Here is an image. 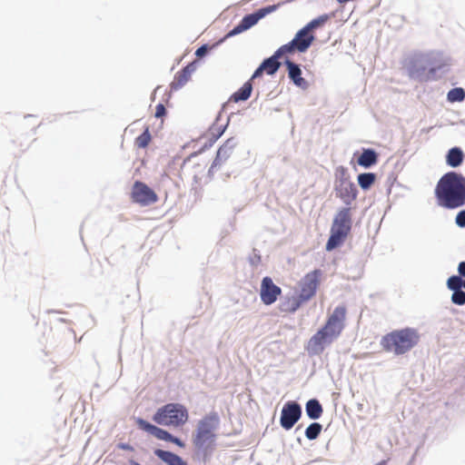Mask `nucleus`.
Segmentation results:
<instances>
[{
  "instance_id": "412c9836",
  "label": "nucleus",
  "mask_w": 465,
  "mask_h": 465,
  "mask_svg": "<svg viewBox=\"0 0 465 465\" xmlns=\"http://www.w3.org/2000/svg\"><path fill=\"white\" fill-rule=\"evenodd\" d=\"M154 454L167 465H187L180 456L171 451L157 449Z\"/></svg>"
},
{
  "instance_id": "7c9ffc66",
  "label": "nucleus",
  "mask_w": 465,
  "mask_h": 465,
  "mask_svg": "<svg viewBox=\"0 0 465 465\" xmlns=\"http://www.w3.org/2000/svg\"><path fill=\"white\" fill-rule=\"evenodd\" d=\"M447 286L453 292L460 290L461 287L465 288V279L462 280L460 276L453 275L448 279Z\"/></svg>"
},
{
  "instance_id": "393cba45",
  "label": "nucleus",
  "mask_w": 465,
  "mask_h": 465,
  "mask_svg": "<svg viewBox=\"0 0 465 465\" xmlns=\"http://www.w3.org/2000/svg\"><path fill=\"white\" fill-rule=\"evenodd\" d=\"M464 154L460 148L453 147L447 154V163L451 167H457L461 164Z\"/></svg>"
},
{
  "instance_id": "9b49d317",
  "label": "nucleus",
  "mask_w": 465,
  "mask_h": 465,
  "mask_svg": "<svg viewBox=\"0 0 465 465\" xmlns=\"http://www.w3.org/2000/svg\"><path fill=\"white\" fill-rule=\"evenodd\" d=\"M131 198L134 203L142 206H147L158 201L155 192L140 181L134 182L131 192Z\"/></svg>"
},
{
  "instance_id": "f8f14e48",
  "label": "nucleus",
  "mask_w": 465,
  "mask_h": 465,
  "mask_svg": "<svg viewBox=\"0 0 465 465\" xmlns=\"http://www.w3.org/2000/svg\"><path fill=\"white\" fill-rule=\"evenodd\" d=\"M313 40V35L303 27L297 32L294 38L290 43L281 46V51H283L285 54L292 53L295 50L303 53L311 46Z\"/></svg>"
},
{
  "instance_id": "bb28decb",
  "label": "nucleus",
  "mask_w": 465,
  "mask_h": 465,
  "mask_svg": "<svg viewBox=\"0 0 465 465\" xmlns=\"http://www.w3.org/2000/svg\"><path fill=\"white\" fill-rule=\"evenodd\" d=\"M357 180L360 187L366 191L375 183L376 174L373 173H363L358 175Z\"/></svg>"
},
{
  "instance_id": "b1692460",
  "label": "nucleus",
  "mask_w": 465,
  "mask_h": 465,
  "mask_svg": "<svg viewBox=\"0 0 465 465\" xmlns=\"http://www.w3.org/2000/svg\"><path fill=\"white\" fill-rule=\"evenodd\" d=\"M252 85L250 81L243 84V85L235 92L232 96L231 100L237 103L240 101H246L252 94Z\"/></svg>"
},
{
  "instance_id": "dca6fc26",
  "label": "nucleus",
  "mask_w": 465,
  "mask_h": 465,
  "mask_svg": "<svg viewBox=\"0 0 465 465\" xmlns=\"http://www.w3.org/2000/svg\"><path fill=\"white\" fill-rule=\"evenodd\" d=\"M235 146L236 141L234 138H229L226 140L225 143L218 149L216 157L213 162L210 171H213L225 163L232 156Z\"/></svg>"
},
{
  "instance_id": "39448f33",
  "label": "nucleus",
  "mask_w": 465,
  "mask_h": 465,
  "mask_svg": "<svg viewBox=\"0 0 465 465\" xmlns=\"http://www.w3.org/2000/svg\"><path fill=\"white\" fill-rule=\"evenodd\" d=\"M351 228V209L342 208L341 209L332 223L331 228V236L326 243V250L331 251L336 247L340 246L347 235L349 234Z\"/></svg>"
},
{
  "instance_id": "0eeeda50",
  "label": "nucleus",
  "mask_w": 465,
  "mask_h": 465,
  "mask_svg": "<svg viewBox=\"0 0 465 465\" xmlns=\"http://www.w3.org/2000/svg\"><path fill=\"white\" fill-rule=\"evenodd\" d=\"M337 173H339V178L334 188L336 196L344 203L351 204L357 198V188L350 180L346 168L341 166L337 169Z\"/></svg>"
},
{
  "instance_id": "2f4dec72",
  "label": "nucleus",
  "mask_w": 465,
  "mask_h": 465,
  "mask_svg": "<svg viewBox=\"0 0 465 465\" xmlns=\"http://www.w3.org/2000/svg\"><path fill=\"white\" fill-rule=\"evenodd\" d=\"M322 425L314 422L309 425L305 430V436L308 440H315L318 438L322 431Z\"/></svg>"
},
{
  "instance_id": "a878e982",
  "label": "nucleus",
  "mask_w": 465,
  "mask_h": 465,
  "mask_svg": "<svg viewBox=\"0 0 465 465\" xmlns=\"http://www.w3.org/2000/svg\"><path fill=\"white\" fill-rule=\"evenodd\" d=\"M306 412L309 418L316 420L322 416L323 410L319 401L312 399L306 403Z\"/></svg>"
},
{
  "instance_id": "1a4fd4ad",
  "label": "nucleus",
  "mask_w": 465,
  "mask_h": 465,
  "mask_svg": "<svg viewBox=\"0 0 465 465\" xmlns=\"http://www.w3.org/2000/svg\"><path fill=\"white\" fill-rule=\"evenodd\" d=\"M279 5H280L279 4L268 5L266 7L259 9L257 12H255L253 14L245 15L242 19V21L239 23V25H237L232 30H231L227 34L226 37L233 36V35H238L243 31L248 30L249 28H251L252 26L256 25L260 19H262L265 15L276 11L277 8L279 7Z\"/></svg>"
},
{
  "instance_id": "a19ab883",
  "label": "nucleus",
  "mask_w": 465,
  "mask_h": 465,
  "mask_svg": "<svg viewBox=\"0 0 465 465\" xmlns=\"http://www.w3.org/2000/svg\"><path fill=\"white\" fill-rule=\"evenodd\" d=\"M351 0H337V2H339L340 4H344V3H348L350 2Z\"/></svg>"
},
{
  "instance_id": "20e7f679",
  "label": "nucleus",
  "mask_w": 465,
  "mask_h": 465,
  "mask_svg": "<svg viewBox=\"0 0 465 465\" xmlns=\"http://www.w3.org/2000/svg\"><path fill=\"white\" fill-rule=\"evenodd\" d=\"M189 418L185 406L180 403H168L159 408L153 416V420L159 425L181 427Z\"/></svg>"
},
{
  "instance_id": "f704fd0d",
  "label": "nucleus",
  "mask_w": 465,
  "mask_h": 465,
  "mask_svg": "<svg viewBox=\"0 0 465 465\" xmlns=\"http://www.w3.org/2000/svg\"><path fill=\"white\" fill-rule=\"evenodd\" d=\"M456 223L459 226L465 227V211H461L457 214Z\"/></svg>"
},
{
  "instance_id": "6e6552de",
  "label": "nucleus",
  "mask_w": 465,
  "mask_h": 465,
  "mask_svg": "<svg viewBox=\"0 0 465 465\" xmlns=\"http://www.w3.org/2000/svg\"><path fill=\"white\" fill-rule=\"evenodd\" d=\"M322 277V272L315 269L306 273L299 282V297L304 302L310 301L315 296L318 288L320 287Z\"/></svg>"
},
{
  "instance_id": "f257e3e1",
  "label": "nucleus",
  "mask_w": 465,
  "mask_h": 465,
  "mask_svg": "<svg viewBox=\"0 0 465 465\" xmlns=\"http://www.w3.org/2000/svg\"><path fill=\"white\" fill-rule=\"evenodd\" d=\"M435 195L440 205L454 209L465 203V178L455 172L445 173L438 182Z\"/></svg>"
},
{
  "instance_id": "f3484780",
  "label": "nucleus",
  "mask_w": 465,
  "mask_h": 465,
  "mask_svg": "<svg viewBox=\"0 0 465 465\" xmlns=\"http://www.w3.org/2000/svg\"><path fill=\"white\" fill-rule=\"evenodd\" d=\"M136 424L139 429L153 435L158 440L169 441V440L172 439V434L167 430L153 425L142 418L136 420Z\"/></svg>"
},
{
  "instance_id": "4468645a",
  "label": "nucleus",
  "mask_w": 465,
  "mask_h": 465,
  "mask_svg": "<svg viewBox=\"0 0 465 465\" xmlns=\"http://www.w3.org/2000/svg\"><path fill=\"white\" fill-rule=\"evenodd\" d=\"M282 294V289L273 283L272 278L266 276L262 280L260 297L265 305L274 303Z\"/></svg>"
},
{
  "instance_id": "7ed1b4c3",
  "label": "nucleus",
  "mask_w": 465,
  "mask_h": 465,
  "mask_svg": "<svg viewBox=\"0 0 465 465\" xmlns=\"http://www.w3.org/2000/svg\"><path fill=\"white\" fill-rule=\"evenodd\" d=\"M218 425L219 418L216 414H209L201 419L193 438L194 447L201 450H212L215 444Z\"/></svg>"
},
{
  "instance_id": "c85d7f7f",
  "label": "nucleus",
  "mask_w": 465,
  "mask_h": 465,
  "mask_svg": "<svg viewBox=\"0 0 465 465\" xmlns=\"http://www.w3.org/2000/svg\"><path fill=\"white\" fill-rule=\"evenodd\" d=\"M151 140L152 136L149 132V128L146 127L143 133L135 139L134 145L137 148L143 149L149 145Z\"/></svg>"
},
{
  "instance_id": "6ab92c4d",
  "label": "nucleus",
  "mask_w": 465,
  "mask_h": 465,
  "mask_svg": "<svg viewBox=\"0 0 465 465\" xmlns=\"http://www.w3.org/2000/svg\"><path fill=\"white\" fill-rule=\"evenodd\" d=\"M346 316H347L346 306L339 305L329 315L326 322H329L330 325H332L333 327L338 329L341 332H342V331L345 327Z\"/></svg>"
},
{
  "instance_id": "423d86ee",
  "label": "nucleus",
  "mask_w": 465,
  "mask_h": 465,
  "mask_svg": "<svg viewBox=\"0 0 465 465\" xmlns=\"http://www.w3.org/2000/svg\"><path fill=\"white\" fill-rule=\"evenodd\" d=\"M341 332L338 329L330 325V323L326 322L325 324L308 341V352L312 355H319L322 353L324 346L331 343L341 335Z\"/></svg>"
},
{
  "instance_id": "5701e85b",
  "label": "nucleus",
  "mask_w": 465,
  "mask_h": 465,
  "mask_svg": "<svg viewBox=\"0 0 465 465\" xmlns=\"http://www.w3.org/2000/svg\"><path fill=\"white\" fill-rule=\"evenodd\" d=\"M303 303V301L298 296H292L285 299L284 302L281 303V311L288 313H292L296 312Z\"/></svg>"
},
{
  "instance_id": "c756f323",
  "label": "nucleus",
  "mask_w": 465,
  "mask_h": 465,
  "mask_svg": "<svg viewBox=\"0 0 465 465\" xmlns=\"http://www.w3.org/2000/svg\"><path fill=\"white\" fill-rule=\"evenodd\" d=\"M447 98L450 103L462 102L465 99V91L461 87L453 88L448 93Z\"/></svg>"
},
{
  "instance_id": "4c0bfd02",
  "label": "nucleus",
  "mask_w": 465,
  "mask_h": 465,
  "mask_svg": "<svg viewBox=\"0 0 465 465\" xmlns=\"http://www.w3.org/2000/svg\"><path fill=\"white\" fill-rule=\"evenodd\" d=\"M458 272L461 276L465 277V262H460Z\"/></svg>"
},
{
  "instance_id": "9d476101",
  "label": "nucleus",
  "mask_w": 465,
  "mask_h": 465,
  "mask_svg": "<svg viewBox=\"0 0 465 465\" xmlns=\"http://www.w3.org/2000/svg\"><path fill=\"white\" fill-rule=\"evenodd\" d=\"M225 127L218 124L212 125L203 134H202L197 143H200L201 147L197 152L190 154L184 162L183 164H187L192 161L193 157H195L199 153L210 148L213 144L223 135L224 133Z\"/></svg>"
},
{
  "instance_id": "f03ea898",
  "label": "nucleus",
  "mask_w": 465,
  "mask_h": 465,
  "mask_svg": "<svg viewBox=\"0 0 465 465\" xmlns=\"http://www.w3.org/2000/svg\"><path fill=\"white\" fill-rule=\"evenodd\" d=\"M419 340L420 335L417 331L406 328L386 334L382 337L381 344L384 351L400 355L412 349Z\"/></svg>"
},
{
  "instance_id": "79ce46f5",
  "label": "nucleus",
  "mask_w": 465,
  "mask_h": 465,
  "mask_svg": "<svg viewBox=\"0 0 465 465\" xmlns=\"http://www.w3.org/2000/svg\"><path fill=\"white\" fill-rule=\"evenodd\" d=\"M122 448L123 449H128V447L126 445H123Z\"/></svg>"
},
{
  "instance_id": "c9c22d12",
  "label": "nucleus",
  "mask_w": 465,
  "mask_h": 465,
  "mask_svg": "<svg viewBox=\"0 0 465 465\" xmlns=\"http://www.w3.org/2000/svg\"><path fill=\"white\" fill-rule=\"evenodd\" d=\"M207 51H208V47L206 45H202L201 47H199L196 50L195 54L198 57H202L207 53Z\"/></svg>"
},
{
  "instance_id": "4be33fe9",
  "label": "nucleus",
  "mask_w": 465,
  "mask_h": 465,
  "mask_svg": "<svg viewBox=\"0 0 465 465\" xmlns=\"http://www.w3.org/2000/svg\"><path fill=\"white\" fill-rule=\"evenodd\" d=\"M357 163L364 168L375 165L378 163V153L372 149H364L359 156Z\"/></svg>"
},
{
  "instance_id": "58836bf2",
  "label": "nucleus",
  "mask_w": 465,
  "mask_h": 465,
  "mask_svg": "<svg viewBox=\"0 0 465 465\" xmlns=\"http://www.w3.org/2000/svg\"><path fill=\"white\" fill-rule=\"evenodd\" d=\"M207 163H204L203 164H198L199 167H201V170L203 171L206 167Z\"/></svg>"
},
{
  "instance_id": "2eb2a0df",
  "label": "nucleus",
  "mask_w": 465,
  "mask_h": 465,
  "mask_svg": "<svg viewBox=\"0 0 465 465\" xmlns=\"http://www.w3.org/2000/svg\"><path fill=\"white\" fill-rule=\"evenodd\" d=\"M285 54L283 51H281V47L275 52V54L270 58L265 59L261 65L255 70L252 74V78H256L262 75V72H265L267 74H273L279 69L281 64L278 62V59Z\"/></svg>"
},
{
  "instance_id": "e433bc0d",
  "label": "nucleus",
  "mask_w": 465,
  "mask_h": 465,
  "mask_svg": "<svg viewBox=\"0 0 465 465\" xmlns=\"http://www.w3.org/2000/svg\"><path fill=\"white\" fill-rule=\"evenodd\" d=\"M169 441L176 444L177 446H179L181 448H184V446H185L184 443L180 439H178L173 435H172V439H170Z\"/></svg>"
},
{
  "instance_id": "72a5a7b5",
  "label": "nucleus",
  "mask_w": 465,
  "mask_h": 465,
  "mask_svg": "<svg viewBox=\"0 0 465 465\" xmlns=\"http://www.w3.org/2000/svg\"><path fill=\"white\" fill-rule=\"evenodd\" d=\"M166 114V109L163 104H158L155 107L154 116L156 118H162Z\"/></svg>"
},
{
  "instance_id": "ea45409f",
  "label": "nucleus",
  "mask_w": 465,
  "mask_h": 465,
  "mask_svg": "<svg viewBox=\"0 0 465 465\" xmlns=\"http://www.w3.org/2000/svg\"><path fill=\"white\" fill-rule=\"evenodd\" d=\"M376 465H387V460H381L378 462Z\"/></svg>"
},
{
  "instance_id": "ddd939ff",
  "label": "nucleus",
  "mask_w": 465,
  "mask_h": 465,
  "mask_svg": "<svg viewBox=\"0 0 465 465\" xmlns=\"http://www.w3.org/2000/svg\"><path fill=\"white\" fill-rule=\"evenodd\" d=\"M302 416V408L295 401L286 402L282 410L280 423L285 430H291Z\"/></svg>"
},
{
  "instance_id": "a211bd4d",
  "label": "nucleus",
  "mask_w": 465,
  "mask_h": 465,
  "mask_svg": "<svg viewBox=\"0 0 465 465\" xmlns=\"http://www.w3.org/2000/svg\"><path fill=\"white\" fill-rule=\"evenodd\" d=\"M195 64L191 63L181 71L177 72L173 82L171 83V89L178 90L182 88L191 79L192 74L195 71Z\"/></svg>"
},
{
  "instance_id": "473e14b6",
  "label": "nucleus",
  "mask_w": 465,
  "mask_h": 465,
  "mask_svg": "<svg viewBox=\"0 0 465 465\" xmlns=\"http://www.w3.org/2000/svg\"><path fill=\"white\" fill-rule=\"evenodd\" d=\"M451 302L457 305L465 304V292L460 290L453 292L451 295Z\"/></svg>"
},
{
  "instance_id": "cd10ccee",
  "label": "nucleus",
  "mask_w": 465,
  "mask_h": 465,
  "mask_svg": "<svg viewBox=\"0 0 465 465\" xmlns=\"http://www.w3.org/2000/svg\"><path fill=\"white\" fill-rule=\"evenodd\" d=\"M330 15L324 14L322 15L318 16L315 19H312L304 27L307 31L312 32V30L324 25L330 20Z\"/></svg>"
},
{
  "instance_id": "aec40b11",
  "label": "nucleus",
  "mask_w": 465,
  "mask_h": 465,
  "mask_svg": "<svg viewBox=\"0 0 465 465\" xmlns=\"http://www.w3.org/2000/svg\"><path fill=\"white\" fill-rule=\"evenodd\" d=\"M285 65L288 70V75L293 84L302 89L307 88L308 83L304 78L302 77V71L299 65L290 60L285 62Z\"/></svg>"
}]
</instances>
